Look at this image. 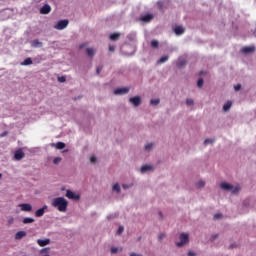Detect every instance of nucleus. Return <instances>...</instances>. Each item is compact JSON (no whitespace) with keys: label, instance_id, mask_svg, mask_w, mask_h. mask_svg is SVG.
<instances>
[{"label":"nucleus","instance_id":"1","mask_svg":"<svg viewBox=\"0 0 256 256\" xmlns=\"http://www.w3.org/2000/svg\"><path fill=\"white\" fill-rule=\"evenodd\" d=\"M51 205L52 207L58 209V211H60L61 213H65V211H67L69 202L64 197H57L52 200Z\"/></svg>","mask_w":256,"mask_h":256},{"label":"nucleus","instance_id":"2","mask_svg":"<svg viewBox=\"0 0 256 256\" xmlns=\"http://www.w3.org/2000/svg\"><path fill=\"white\" fill-rule=\"evenodd\" d=\"M220 187L224 191H231V193H233V194L238 193L239 191H241V186H239V185L234 186V185L229 184L227 182H222L220 184Z\"/></svg>","mask_w":256,"mask_h":256},{"label":"nucleus","instance_id":"3","mask_svg":"<svg viewBox=\"0 0 256 256\" xmlns=\"http://www.w3.org/2000/svg\"><path fill=\"white\" fill-rule=\"evenodd\" d=\"M180 242L176 243L177 247H183V245L189 243V234L181 233L179 236Z\"/></svg>","mask_w":256,"mask_h":256},{"label":"nucleus","instance_id":"4","mask_svg":"<svg viewBox=\"0 0 256 256\" xmlns=\"http://www.w3.org/2000/svg\"><path fill=\"white\" fill-rule=\"evenodd\" d=\"M69 25V20H60L58 23L54 26V29H57V31H63V29H66V27Z\"/></svg>","mask_w":256,"mask_h":256},{"label":"nucleus","instance_id":"5","mask_svg":"<svg viewBox=\"0 0 256 256\" xmlns=\"http://www.w3.org/2000/svg\"><path fill=\"white\" fill-rule=\"evenodd\" d=\"M66 197L68 199H73L74 201H79V199H81V196L79 194H75L73 191L71 190H67L66 191Z\"/></svg>","mask_w":256,"mask_h":256},{"label":"nucleus","instance_id":"6","mask_svg":"<svg viewBox=\"0 0 256 256\" xmlns=\"http://www.w3.org/2000/svg\"><path fill=\"white\" fill-rule=\"evenodd\" d=\"M41 15H49L51 13V6L49 4H45L40 8Z\"/></svg>","mask_w":256,"mask_h":256},{"label":"nucleus","instance_id":"7","mask_svg":"<svg viewBox=\"0 0 256 256\" xmlns=\"http://www.w3.org/2000/svg\"><path fill=\"white\" fill-rule=\"evenodd\" d=\"M129 102L134 105V107H139L141 105V97L140 96H135L129 99Z\"/></svg>","mask_w":256,"mask_h":256},{"label":"nucleus","instance_id":"8","mask_svg":"<svg viewBox=\"0 0 256 256\" xmlns=\"http://www.w3.org/2000/svg\"><path fill=\"white\" fill-rule=\"evenodd\" d=\"M126 93H129L128 87L117 88L116 90H114V95H126Z\"/></svg>","mask_w":256,"mask_h":256},{"label":"nucleus","instance_id":"9","mask_svg":"<svg viewBox=\"0 0 256 256\" xmlns=\"http://www.w3.org/2000/svg\"><path fill=\"white\" fill-rule=\"evenodd\" d=\"M140 21L143 23H151L153 21V14H146L140 17Z\"/></svg>","mask_w":256,"mask_h":256},{"label":"nucleus","instance_id":"10","mask_svg":"<svg viewBox=\"0 0 256 256\" xmlns=\"http://www.w3.org/2000/svg\"><path fill=\"white\" fill-rule=\"evenodd\" d=\"M23 157H25V152H23V150H17L14 154V159H16V161H21Z\"/></svg>","mask_w":256,"mask_h":256},{"label":"nucleus","instance_id":"11","mask_svg":"<svg viewBox=\"0 0 256 256\" xmlns=\"http://www.w3.org/2000/svg\"><path fill=\"white\" fill-rule=\"evenodd\" d=\"M19 207L21 208V211H33V206H31V204H27V203H24V204H19Z\"/></svg>","mask_w":256,"mask_h":256},{"label":"nucleus","instance_id":"12","mask_svg":"<svg viewBox=\"0 0 256 256\" xmlns=\"http://www.w3.org/2000/svg\"><path fill=\"white\" fill-rule=\"evenodd\" d=\"M37 243H38L39 247H46V245H49V243H51V239H49V238H46L44 240L38 239Z\"/></svg>","mask_w":256,"mask_h":256},{"label":"nucleus","instance_id":"13","mask_svg":"<svg viewBox=\"0 0 256 256\" xmlns=\"http://www.w3.org/2000/svg\"><path fill=\"white\" fill-rule=\"evenodd\" d=\"M242 53H255V46H246L241 49Z\"/></svg>","mask_w":256,"mask_h":256},{"label":"nucleus","instance_id":"14","mask_svg":"<svg viewBox=\"0 0 256 256\" xmlns=\"http://www.w3.org/2000/svg\"><path fill=\"white\" fill-rule=\"evenodd\" d=\"M23 237H27V232L25 231H18L16 234H15V239L17 241H19L20 239H23Z\"/></svg>","mask_w":256,"mask_h":256},{"label":"nucleus","instance_id":"15","mask_svg":"<svg viewBox=\"0 0 256 256\" xmlns=\"http://www.w3.org/2000/svg\"><path fill=\"white\" fill-rule=\"evenodd\" d=\"M174 33H175L176 35H183V33H185V28L182 27V26H176V27L174 28Z\"/></svg>","mask_w":256,"mask_h":256},{"label":"nucleus","instance_id":"16","mask_svg":"<svg viewBox=\"0 0 256 256\" xmlns=\"http://www.w3.org/2000/svg\"><path fill=\"white\" fill-rule=\"evenodd\" d=\"M45 209H47V206H44V207L38 209L35 212V217H43V215H45Z\"/></svg>","mask_w":256,"mask_h":256},{"label":"nucleus","instance_id":"17","mask_svg":"<svg viewBox=\"0 0 256 256\" xmlns=\"http://www.w3.org/2000/svg\"><path fill=\"white\" fill-rule=\"evenodd\" d=\"M147 171H153V166L144 165V166L141 167V173H147Z\"/></svg>","mask_w":256,"mask_h":256},{"label":"nucleus","instance_id":"18","mask_svg":"<svg viewBox=\"0 0 256 256\" xmlns=\"http://www.w3.org/2000/svg\"><path fill=\"white\" fill-rule=\"evenodd\" d=\"M120 37H121V33H112L110 35V40L111 41H119Z\"/></svg>","mask_w":256,"mask_h":256},{"label":"nucleus","instance_id":"19","mask_svg":"<svg viewBox=\"0 0 256 256\" xmlns=\"http://www.w3.org/2000/svg\"><path fill=\"white\" fill-rule=\"evenodd\" d=\"M86 53H87L88 57L93 58V57L95 56V49H93V48H87V49H86Z\"/></svg>","mask_w":256,"mask_h":256},{"label":"nucleus","instance_id":"20","mask_svg":"<svg viewBox=\"0 0 256 256\" xmlns=\"http://www.w3.org/2000/svg\"><path fill=\"white\" fill-rule=\"evenodd\" d=\"M232 105H233V102L228 101L227 103L224 104L223 111H229V109H231Z\"/></svg>","mask_w":256,"mask_h":256},{"label":"nucleus","instance_id":"21","mask_svg":"<svg viewBox=\"0 0 256 256\" xmlns=\"http://www.w3.org/2000/svg\"><path fill=\"white\" fill-rule=\"evenodd\" d=\"M22 223H24V225H29V223H35V219H33V218H24Z\"/></svg>","mask_w":256,"mask_h":256},{"label":"nucleus","instance_id":"22","mask_svg":"<svg viewBox=\"0 0 256 256\" xmlns=\"http://www.w3.org/2000/svg\"><path fill=\"white\" fill-rule=\"evenodd\" d=\"M21 65L27 66V65H33V60L31 58H26Z\"/></svg>","mask_w":256,"mask_h":256},{"label":"nucleus","instance_id":"23","mask_svg":"<svg viewBox=\"0 0 256 256\" xmlns=\"http://www.w3.org/2000/svg\"><path fill=\"white\" fill-rule=\"evenodd\" d=\"M169 61V56L166 55V56H162L159 60H158V64H161V63H165Z\"/></svg>","mask_w":256,"mask_h":256},{"label":"nucleus","instance_id":"24","mask_svg":"<svg viewBox=\"0 0 256 256\" xmlns=\"http://www.w3.org/2000/svg\"><path fill=\"white\" fill-rule=\"evenodd\" d=\"M43 43H41L38 39L33 41V47H41Z\"/></svg>","mask_w":256,"mask_h":256},{"label":"nucleus","instance_id":"25","mask_svg":"<svg viewBox=\"0 0 256 256\" xmlns=\"http://www.w3.org/2000/svg\"><path fill=\"white\" fill-rule=\"evenodd\" d=\"M151 47H153V48H157V47H159V41H157V40H152L151 41Z\"/></svg>","mask_w":256,"mask_h":256},{"label":"nucleus","instance_id":"26","mask_svg":"<svg viewBox=\"0 0 256 256\" xmlns=\"http://www.w3.org/2000/svg\"><path fill=\"white\" fill-rule=\"evenodd\" d=\"M65 147V143H63V142H58V143H56V149H63Z\"/></svg>","mask_w":256,"mask_h":256},{"label":"nucleus","instance_id":"27","mask_svg":"<svg viewBox=\"0 0 256 256\" xmlns=\"http://www.w3.org/2000/svg\"><path fill=\"white\" fill-rule=\"evenodd\" d=\"M113 190L117 191V193H120L121 192V186H119V184H114L113 185Z\"/></svg>","mask_w":256,"mask_h":256},{"label":"nucleus","instance_id":"28","mask_svg":"<svg viewBox=\"0 0 256 256\" xmlns=\"http://www.w3.org/2000/svg\"><path fill=\"white\" fill-rule=\"evenodd\" d=\"M209 143H215V139L208 138L204 141V145H209Z\"/></svg>","mask_w":256,"mask_h":256},{"label":"nucleus","instance_id":"29","mask_svg":"<svg viewBox=\"0 0 256 256\" xmlns=\"http://www.w3.org/2000/svg\"><path fill=\"white\" fill-rule=\"evenodd\" d=\"M49 251H51V248H49V247L43 248L40 250V254L43 255L44 253H48Z\"/></svg>","mask_w":256,"mask_h":256},{"label":"nucleus","instance_id":"30","mask_svg":"<svg viewBox=\"0 0 256 256\" xmlns=\"http://www.w3.org/2000/svg\"><path fill=\"white\" fill-rule=\"evenodd\" d=\"M53 163L54 165H59V163H61V157L54 158Z\"/></svg>","mask_w":256,"mask_h":256},{"label":"nucleus","instance_id":"31","mask_svg":"<svg viewBox=\"0 0 256 256\" xmlns=\"http://www.w3.org/2000/svg\"><path fill=\"white\" fill-rule=\"evenodd\" d=\"M153 143H150V144H147L146 146H145V150L146 151H151V149H153Z\"/></svg>","mask_w":256,"mask_h":256},{"label":"nucleus","instance_id":"32","mask_svg":"<svg viewBox=\"0 0 256 256\" xmlns=\"http://www.w3.org/2000/svg\"><path fill=\"white\" fill-rule=\"evenodd\" d=\"M150 103H151L152 105H159L160 100H159V99H152V100L150 101Z\"/></svg>","mask_w":256,"mask_h":256},{"label":"nucleus","instance_id":"33","mask_svg":"<svg viewBox=\"0 0 256 256\" xmlns=\"http://www.w3.org/2000/svg\"><path fill=\"white\" fill-rule=\"evenodd\" d=\"M197 187H198V188L205 187V181L200 180V181L197 183Z\"/></svg>","mask_w":256,"mask_h":256},{"label":"nucleus","instance_id":"34","mask_svg":"<svg viewBox=\"0 0 256 256\" xmlns=\"http://www.w3.org/2000/svg\"><path fill=\"white\" fill-rule=\"evenodd\" d=\"M123 231H125V228L123 226H119V228L117 230V235H121V233H123Z\"/></svg>","mask_w":256,"mask_h":256},{"label":"nucleus","instance_id":"35","mask_svg":"<svg viewBox=\"0 0 256 256\" xmlns=\"http://www.w3.org/2000/svg\"><path fill=\"white\" fill-rule=\"evenodd\" d=\"M203 83H204L203 78H200V79L198 80V82H197V86H198L199 88H201V87H203Z\"/></svg>","mask_w":256,"mask_h":256},{"label":"nucleus","instance_id":"36","mask_svg":"<svg viewBox=\"0 0 256 256\" xmlns=\"http://www.w3.org/2000/svg\"><path fill=\"white\" fill-rule=\"evenodd\" d=\"M101 71H103V67L102 66H98L97 69H96L97 75H99V73H101Z\"/></svg>","mask_w":256,"mask_h":256},{"label":"nucleus","instance_id":"37","mask_svg":"<svg viewBox=\"0 0 256 256\" xmlns=\"http://www.w3.org/2000/svg\"><path fill=\"white\" fill-rule=\"evenodd\" d=\"M58 81H59L60 83H65V81H66L65 76L59 77V78H58Z\"/></svg>","mask_w":256,"mask_h":256},{"label":"nucleus","instance_id":"38","mask_svg":"<svg viewBox=\"0 0 256 256\" xmlns=\"http://www.w3.org/2000/svg\"><path fill=\"white\" fill-rule=\"evenodd\" d=\"M90 163H97V157L92 156V157L90 158Z\"/></svg>","mask_w":256,"mask_h":256},{"label":"nucleus","instance_id":"39","mask_svg":"<svg viewBox=\"0 0 256 256\" xmlns=\"http://www.w3.org/2000/svg\"><path fill=\"white\" fill-rule=\"evenodd\" d=\"M214 219H223V214H215Z\"/></svg>","mask_w":256,"mask_h":256},{"label":"nucleus","instance_id":"40","mask_svg":"<svg viewBox=\"0 0 256 256\" xmlns=\"http://www.w3.org/2000/svg\"><path fill=\"white\" fill-rule=\"evenodd\" d=\"M117 251H119V248H117V247H112V248H111V253H112V254L117 253Z\"/></svg>","mask_w":256,"mask_h":256},{"label":"nucleus","instance_id":"41","mask_svg":"<svg viewBox=\"0 0 256 256\" xmlns=\"http://www.w3.org/2000/svg\"><path fill=\"white\" fill-rule=\"evenodd\" d=\"M235 91H240L241 90V84H237L234 86Z\"/></svg>","mask_w":256,"mask_h":256},{"label":"nucleus","instance_id":"42","mask_svg":"<svg viewBox=\"0 0 256 256\" xmlns=\"http://www.w3.org/2000/svg\"><path fill=\"white\" fill-rule=\"evenodd\" d=\"M193 103H194L193 99H187L186 100L187 105H193Z\"/></svg>","mask_w":256,"mask_h":256},{"label":"nucleus","instance_id":"43","mask_svg":"<svg viewBox=\"0 0 256 256\" xmlns=\"http://www.w3.org/2000/svg\"><path fill=\"white\" fill-rule=\"evenodd\" d=\"M14 221H15V218H14V217H10V218L8 219L9 225L13 224Z\"/></svg>","mask_w":256,"mask_h":256},{"label":"nucleus","instance_id":"44","mask_svg":"<svg viewBox=\"0 0 256 256\" xmlns=\"http://www.w3.org/2000/svg\"><path fill=\"white\" fill-rule=\"evenodd\" d=\"M158 239H159V241H163V239H165V234L164 233L160 234L158 236Z\"/></svg>","mask_w":256,"mask_h":256},{"label":"nucleus","instance_id":"45","mask_svg":"<svg viewBox=\"0 0 256 256\" xmlns=\"http://www.w3.org/2000/svg\"><path fill=\"white\" fill-rule=\"evenodd\" d=\"M84 47H87V43H82L79 45V49H83Z\"/></svg>","mask_w":256,"mask_h":256},{"label":"nucleus","instance_id":"46","mask_svg":"<svg viewBox=\"0 0 256 256\" xmlns=\"http://www.w3.org/2000/svg\"><path fill=\"white\" fill-rule=\"evenodd\" d=\"M109 51H115V46H109Z\"/></svg>","mask_w":256,"mask_h":256},{"label":"nucleus","instance_id":"47","mask_svg":"<svg viewBox=\"0 0 256 256\" xmlns=\"http://www.w3.org/2000/svg\"><path fill=\"white\" fill-rule=\"evenodd\" d=\"M130 256H142V255H139V254H136L135 252H132V253L130 254Z\"/></svg>","mask_w":256,"mask_h":256},{"label":"nucleus","instance_id":"48","mask_svg":"<svg viewBox=\"0 0 256 256\" xmlns=\"http://www.w3.org/2000/svg\"><path fill=\"white\" fill-rule=\"evenodd\" d=\"M235 247H237V245L235 244L230 245V249H235Z\"/></svg>","mask_w":256,"mask_h":256},{"label":"nucleus","instance_id":"49","mask_svg":"<svg viewBox=\"0 0 256 256\" xmlns=\"http://www.w3.org/2000/svg\"><path fill=\"white\" fill-rule=\"evenodd\" d=\"M188 256H195L194 252H188Z\"/></svg>","mask_w":256,"mask_h":256},{"label":"nucleus","instance_id":"50","mask_svg":"<svg viewBox=\"0 0 256 256\" xmlns=\"http://www.w3.org/2000/svg\"><path fill=\"white\" fill-rule=\"evenodd\" d=\"M123 189H129V186H127V184H123Z\"/></svg>","mask_w":256,"mask_h":256},{"label":"nucleus","instance_id":"51","mask_svg":"<svg viewBox=\"0 0 256 256\" xmlns=\"http://www.w3.org/2000/svg\"><path fill=\"white\" fill-rule=\"evenodd\" d=\"M183 65H185V61L180 62V67H183Z\"/></svg>","mask_w":256,"mask_h":256},{"label":"nucleus","instance_id":"52","mask_svg":"<svg viewBox=\"0 0 256 256\" xmlns=\"http://www.w3.org/2000/svg\"><path fill=\"white\" fill-rule=\"evenodd\" d=\"M159 215H160L161 219H163V213L159 212Z\"/></svg>","mask_w":256,"mask_h":256},{"label":"nucleus","instance_id":"53","mask_svg":"<svg viewBox=\"0 0 256 256\" xmlns=\"http://www.w3.org/2000/svg\"><path fill=\"white\" fill-rule=\"evenodd\" d=\"M212 239H217V235L212 236Z\"/></svg>","mask_w":256,"mask_h":256},{"label":"nucleus","instance_id":"54","mask_svg":"<svg viewBox=\"0 0 256 256\" xmlns=\"http://www.w3.org/2000/svg\"><path fill=\"white\" fill-rule=\"evenodd\" d=\"M3 177V175L2 174H0V179Z\"/></svg>","mask_w":256,"mask_h":256},{"label":"nucleus","instance_id":"55","mask_svg":"<svg viewBox=\"0 0 256 256\" xmlns=\"http://www.w3.org/2000/svg\"><path fill=\"white\" fill-rule=\"evenodd\" d=\"M200 75H203V72H200Z\"/></svg>","mask_w":256,"mask_h":256}]
</instances>
